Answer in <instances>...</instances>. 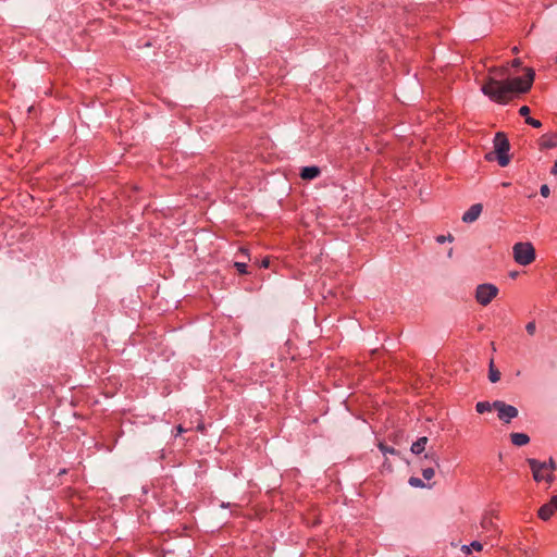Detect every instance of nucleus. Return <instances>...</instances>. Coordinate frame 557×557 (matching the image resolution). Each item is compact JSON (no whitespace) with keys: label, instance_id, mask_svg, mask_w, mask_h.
<instances>
[{"label":"nucleus","instance_id":"obj_1","mask_svg":"<svg viewBox=\"0 0 557 557\" xmlns=\"http://www.w3.org/2000/svg\"><path fill=\"white\" fill-rule=\"evenodd\" d=\"M508 76V69L505 66L495 67L490 71V76L482 85L481 91L487 96L492 101L503 103L508 101L515 94L527 92L534 81V70L531 67L525 69L523 77L506 78Z\"/></svg>","mask_w":557,"mask_h":557},{"label":"nucleus","instance_id":"obj_2","mask_svg":"<svg viewBox=\"0 0 557 557\" xmlns=\"http://www.w3.org/2000/svg\"><path fill=\"white\" fill-rule=\"evenodd\" d=\"M493 145H494V153L496 154L495 158H496L498 164L503 168L507 166L510 162V157L508 154V151L510 149V144H509L507 136L502 132L496 133L494 140H493ZM485 158L488 161L493 160V152L487 153L485 156Z\"/></svg>","mask_w":557,"mask_h":557},{"label":"nucleus","instance_id":"obj_3","mask_svg":"<svg viewBox=\"0 0 557 557\" xmlns=\"http://www.w3.org/2000/svg\"><path fill=\"white\" fill-rule=\"evenodd\" d=\"M512 255L515 261L520 265H529L535 260V249L530 242H520L513 245Z\"/></svg>","mask_w":557,"mask_h":557},{"label":"nucleus","instance_id":"obj_4","mask_svg":"<svg viewBox=\"0 0 557 557\" xmlns=\"http://www.w3.org/2000/svg\"><path fill=\"white\" fill-rule=\"evenodd\" d=\"M498 294V288L494 284H480L475 290V299L482 306H487Z\"/></svg>","mask_w":557,"mask_h":557},{"label":"nucleus","instance_id":"obj_5","mask_svg":"<svg viewBox=\"0 0 557 557\" xmlns=\"http://www.w3.org/2000/svg\"><path fill=\"white\" fill-rule=\"evenodd\" d=\"M493 408L497 411L498 419L504 423H509L519 414V411L515 406L506 404L503 400H495L493 403Z\"/></svg>","mask_w":557,"mask_h":557},{"label":"nucleus","instance_id":"obj_6","mask_svg":"<svg viewBox=\"0 0 557 557\" xmlns=\"http://www.w3.org/2000/svg\"><path fill=\"white\" fill-rule=\"evenodd\" d=\"M527 462L529 466L540 467V469H544L547 472V483L550 484L554 481V471L556 470V462L553 458H549L548 461H540L535 458H528Z\"/></svg>","mask_w":557,"mask_h":557},{"label":"nucleus","instance_id":"obj_7","mask_svg":"<svg viewBox=\"0 0 557 557\" xmlns=\"http://www.w3.org/2000/svg\"><path fill=\"white\" fill-rule=\"evenodd\" d=\"M482 205L481 203H474L463 214H462V222L465 223H472L476 221L482 212Z\"/></svg>","mask_w":557,"mask_h":557},{"label":"nucleus","instance_id":"obj_8","mask_svg":"<svg viewBox=\"0 0 557 557\" xmlns=\"http://www.w3.org/2000/svg\"><path fill=\"white\" fill-rule=\"evenodd\" d=\"M320 168L312 165V166H305L301 169L300 177L302 180H313L320 175Z\"/></svg>","mask_w":557,"mask_h":557},{"label":"nucleus","instance_id":"obj_9","mask_svg":"<svg viewBox=\"0 0 557 557\" xmlns=\"http://www.w3.org/2000/svg\"><path fill=\"white\" fill-rule=\"evenodd\" d=\"M510 441L515 446L521 447L530 442V436L525 433H511Z\"/></svg>","mask_w":557,"mask_h":557},{"label":"nucleus","instance_id":"obj_10","mask_svg":"<svg viewBox=\"0 0 557 557\" xmlns=\"http://www.w3.org/2000/svg\"><path fill=\"white\" fill-rule=\"evenodd\" d=\"M428 442L429 440L426 436L419 437L416 442L412 443L410 447L411 453L414 455H420L422 451H424Z\"/></svg>","mask_w":557,"mask_h":557},{"label":"nucleus","instance_id":"obj_11","mask_svg":"<svg viewBox=\"0 0 557 557\" xmlns=\"http://www.w3.org/2000/svg\"><path fill=\"white\" fill-rule=\"evenodd\" d=\"M554 512L555 510L553 509L552 505L547 503L540 507L537 515L540 519L547 521L552 518Z\"/></svg>","mask_w":557,"mask_h":557},{"label":"nucleus","instance_id":"obj_12","mask_svg":"<svg viewBox=\"0 0 557 557\" xmlns=\"http://www.w3.org/2000/svg\"><path fill=\"white\" fill-rule=\"evenodd\" d=\"M531 470H532V474H533V479L534 481L536 482H541V481H546L547 482V472L546 470L544 469H540V467H533V466H530Z\"/></svg>","mask_w":557,"mask_h":557},{"label":"nucleus","instance_id":"obj_13","mask_svg":"<svg viewBox=\"0 0 557 557\" xmlns=\"http://www.w3.org/2000/svg\"><path fill=\"white\" fill-rule=\"evenodd\" d=\"M541 146L546 149H550L557 146V136L544 135L541 140Z\"/></svg>","mask_w":557,"mask_h":557},{"label":"nucleus","instance_id":"obj_14","mask_svg":"<svg viewBox=\"0 0 557 557\" xmlns=\"http://www.w3.org/2000/svg\"><path fill=\"white\" fill-rule=\"evenodd\" d=\"M488 379L492 383H496L500 380V372L494 367L493 360L491 361L488 368Z\"/></svg>","mask_w":557,"mask_h":557},{"label":"nucleus","instance_id":"obj_15","mask_svg":"<svg viewBox=\"0 0 557 557\" xmlns=\"http://www.w3.org/2000/svg\"><path fill=\"white\" fill-rule=\"evenodd\" d=\"M492 409H494L493 403L491 404L488 401H479L475 405V410L479 413H484V412L491 411Z\"/></svg>","mask_w":557,"mask_h":557},{"label":"nucleus","instance_id":"obj_16","mask_svg":"<svg viewBox=\"0 0 557 557\" xmlns=\"http://www.w3.org/2000/svg\"><path fill=\"white\" fill-rule=\"evenodd\" d=\"M409 484L412 487H417V488H424V487L431 488L432 487V484H425L421 479L416 478V476H411L409 479Z\"/></svg>","mask_w":557,"mask_h":557},{"label":"nucleus","instance_id":"obj_17","mask_svg":"<svg viewBox=\"0 0 557 557\" xmlns=\"http://www.w3.org/2000/svg\"><path fill=\"white\" fill-rule=\"evenodd\" d=\"M424 459L430 460V462H432L435 467H440V457L437 456L436 453L430 451L425 454Z\"/></svg>","mask_w":557,"mask_h":557},{"label":"nucleus","instance_id":"obj_18","mask_svg":"<svg viewBox=\"0 0 557 557\" xmlns=\"http://www.w3.org/2000/svg\"><path fill=\"white\" fill-rule=\"evenodd\" d=\"M379 449L381 450V453L386 456L387 454H391V455H396L398 454V451L393 448V447H389V446H386L385 444L383 443H380L379 445Z\"/></svg>","mask_w":557,"mask_h":557},{"label":"nucleus","instance_id":"obj_19","mask_svg":"<svg viewBox=\"0 0 557 557\" xmlns=\"http://www.w3.org/2000/svg\"><path fill=\"white\" fill-rule=\"evenodd\" d=\"M434 474H435V471H434L433 467H428V468L422 469V476L426 481H430L431 479H433Z\"/></svg>","mask_w":557,"mask_h":557},{"label":"nucleus","instance_id":"obj_20","mask_svg":"<svg viewBox=\"0 0 557 557\" xmlns=\"http://www.w3.org/2000/svg\"><path fill=\"white\" fill-rule=\"evenodd\" d=\"M234 267L236 268V270L240 273V274H246L247 273V264L246 262H239V261H236L234 263Z\"/></svg>","mask_w":557,"mask_h":557},{"label":"nucleus","instance_id":"obj_21","mask_svg":"<svg viewBox=\"0 0 557 557\" xmlns=\"http://www.w3.org/2000/svg\"><path fill=\"white\" fill-rule=\"evenodd\" d=\"M525 123H527V124H529V125H531V126H533V127H535V128H539V127H541V126H542L541 121L535 120V119L530 117V116H528V117L525 119Z\"/></svg>","mask_w":557,"mask_h":557},{"label":"nucleus","instance_id":"obj_22","mask_svg":"<svg viewBox=\"0 0 557 557\" xmlns=\"http://www.w3.org/2000/svg\"><path fill=\"white\" fill-rule=\"evenodd\" d=\"M525 331L530 334V335H533L536 331V324L534 321H531L529 323H527L525 325Z\"/></svg>","mask_w":557,"mask_h":557},{"label":"nucleus","instance_id":"obj_23","mask_svg":"<svg viewBox=\"0 0 557 557\" xmlns=\"http://www.w3.org/2000/svg\"><path fill=\"white\" fill-rule=\"evenodd\" d=\"M540 193L544 198H547L550 194V189L546 184H544L541 186Z\"/></svg>","mask_w":557,"mask_h":557},{"label":"nucleus","instance_id":"obj_24","mask_svg":"<svg viewBox=\"0 0 557 557\" xmlns=\"http://www.w3.org/2000/svg\"><path fill=\"white\" fill-rule=\"evenodd\" d=\"M470 546H471V549H474L476 552H480L483 548V545L479 541L471 542Z\"/></svg>","mask_w":557,"mask_h":557},{"label":"nucleus","instance_id":"obj_25","mask_svg":"<svg viewBox=\"0 0 557 557\" xmlns=\"http://www.w3.org/2000/svg\"><path fill=\"white\" fill-rule=\"evenodd\" d=\"M519 113H520V115L528 117L529 113H530L529 107H527V106L521 107L519 109Z\"/></svg>","mask_w":557,"mask_h":557},{"label":"nucleus","instance_id":"obj_26","mask_svg":"<svg viewBox=\"0 0 557 557\" xmlns=\"http://www.w3.org/2000/svg\"><path fill=\"white\" fill-rule=\"evenodd\" d=\"M451 239H453V237H451L450 235H449V236H447V237H446V236H444V235H440V236H437V237H436V240H437V243H440V244H443V243H445L446 240H451Z\"/></svg>","mask_w":557,"mask_h":557},{"label":"nucleus","instance_id":"obj_27","mask_svg":"<svg viewBox=\"0 0 557 557\" xmlns=\"http://www.w3.org/2000/svg\"><path fill=\"white\" fill-rule=\"evenodd\" d=\"M548 504L552 505L554 510H557V494L550 498Z\"/></svg>","mask_w":557,"mask_h":557},{"label":"nucleus","instance_id":"obj_28","mask_svg":"<svg viewBox=\"0 0 557 557\" xmlns=\"http://www.w3.org/2000/svg\"><path fill=\"white\" fill-rule=\"evenodd\" d=\"M238 255H242V256L247 257L249 259L248 249H246V248H243V247L239 248Z\"/></svg>","mask_w":557,"mask_h":557},{"label":"nucleus","instance_id":"obj_29","mask_svg":"<svg viewBox=\"0 0 557 557\" xmlns=\"http://www.w3.org/2000/svg\"><path fill=\"white\" fill-rule=\"evenodd\" d=\"M461 550L462 553H465L466 555H469L471 553V546L470 545H463L461 547Z\"/></svg>","mask_w":557,"mask_h":557},{"label":"nucleus","instance_id":"obj_30","mask_svg":"<svg viewBox=\"0 0 557 557\" xmlns=\"http://www.w3.org/2000/svg\"><path fill=\"white\" fill-rule=\"evenodd\" d=\"M260 265H261L262 268H269V265H270V259H269V258H264V259L261 261Z\"/></svg>","mask_w":557,"mask_h":557},{"label":"nucleus","instance_id":"obj_31","mask_svg":"<svg viewBox=\"0 0 557 557\" xmlns=\"http://www.w3.org/2000/svg\"><path fill=\"white\" fill-rule=\"evenodd\" d=\"M511 65L513 67H519L521 65V60L520 59H515L511 63Z\"/></svg>","mask_w":557,"mask_h":557},{"label":"nucleus","instance_id":"obj_32","mask_svg":"<svg viewBox=\"0 0 557 557\" xmlns=\"http://www.w3.org/2000/svg\"><path fill=\"white\" fill-rule=\"evenodd\" d=\"M550 172L552 174L557 175V161L554 163Z\"/></svg>","mask_w":557,"mask_h":557},{"label":"nucleus","instance_id":"obj_33","mask_svg":"<svg viewBox=\"0 0 557 557\" xmlns=\"http://www.w3.org/2000/svg\"><path fill=\"white\" fill-rule=\"evenodd\" d=\"M517 275H518V273H517V272H511V273H510V277H512V278L517 277Z\"/></svg>","mask_w":557,"mask_h":557},{"label":"nucleus","instance_id":"obj_34","mask_svg":"<svg viewBox=\"0 0 557 557\" xmlns=\"http://www.w3.org/2000/svg\"><path fill=\"white\" fill-rule=\"evenodd\" d=\"M177 432L178 433H182L183 432V428L181 425L177 426Z\"/></svg>","mask_w":557,"mask_h":557},{"label":"nucleus","instance_id":"obj_35","mask_svg":"<svg viewBox=\"0 0 557 557\" xmlns=\"http://www.w3.org/2000/svg\"><path fill=\"white\" fill-rule=\"evenodd\" d=\"M509 185H510V183H508V182L503 183V186H505V187H507Z\"/></svg>","mask_w":557,"mask_h":557},{"label":"nucleus","instance_id":"obj_36","mask_svg":"<svg viewBox=\"0 0 557 557\" xmlns=\"http://www.w3.org/2000/svg\"><path fill=\"white\" fill-rule=\"evenodd\" d=\"M221 506H222V507H227V506H230V504H224V503H223Z\"/></svg>","mask_w":557,"mask_h":557}]
</instances>
